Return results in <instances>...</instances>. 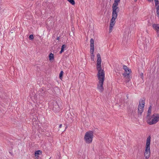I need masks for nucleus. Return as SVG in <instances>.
Returning a JSON list of instances; mask_svg holds the SVG:
<instances>
[{"mask_svg": "<svg viewBox=\"0 0 159 159\" xmlns=\"http://www.w3.org/2000/svg\"><path fill=\"white\" fill-rule=\"evenodd\" d=\"M97 57L96 68L98 70V77L99 80V84L97 85V88L101 93L104 90L103 84L105 79V73L103 70L102 69L101 66L102 60L99 53H98L97 54Z\"/></svg>", "mask_w": 159, "mask_h": 159, "instance_id": "nucleus-1", "label": "nucleus"}, {"mask_svg": "<svg viewBox=\"0 0 159 159\" xmlns=\"http://www.w3.org/2000/svg\"><path fill=\"white\" fill-rule=\"evenodd\" d=\"M151 137L149 135L147 138L145 146V150L144 152V156L146 158L148 159L149 157L150 154V142Z\"/></svg>", "mask_w": 159, "mask_h": 159, "instance_id": "nucleus-2", "label": "nucleus"}, {"mask_svg": "<svg viewBox=\"0 0 159 159\" xmlns=\"http://www.w3.org/2000/svg\"><path fill=\"white\" fill-rule=\"evenodd\" d=\"M93 136V132L91 131H89L85 134L84 139L87 143H90L92 142Z\"/></svg>", "mask_w": 159, "mask_h": 159, "instance_id": "nucleus-3", "label": "nucleus"}, {"mask_svg": "<svg viewBox=\"0 0 159 159\" xmlns=\"http://www.w3.org/2000/svg\"><path fill=\"white\" fill-rule=\"evenodd\" d=\"M123 68L125 70V72L122 75L125 77L127 79L126 81V82H128L130 80V74L131 72V70L129 69L128 67L125 65L123 66Z\"/></svg>", "mask_w": 159, "mask_h": 159, "instance_id": "nucleus-4", "label": "nucleus"}, {"mask_svg": "<svg viewBox=\"0 0 159 159\" xmlns=\"http://www.w3.org/2000/svg\"><path fill=\"white\" fill-rule=\"evenodd\" d=\"M94 40L93 39H91L90 40V52L91 53V59L93 61H94V55L93 54L94 51Z\"/></svg>", "mask_w": 159, "mask_h": 159, "instance_id": "nucleus-5", "label": "nucleus"}, {"mask_svg": "<svg viewBox=\"0 0 159 159\" xmlns=\"http://www.w3.org/2000/svg\"><path fill=\"white\" fill-rule=\"evenodd\" d=\"M145 103L144 100H141V101L139 102L138 108V114L139 115H141L143 111Z\"/></svg>", "mask_w": 159, "mask_h": 159, "instance_id": "nucleus-6", "label": "nucleus"}, {"mask_svg": "<svg viewBox=\"0 0 159 159\" xmlns=\"http://www.w3.org/2000/svg\"><path fill=\"white\" fill-rule=\"evenodd\" d=\"M52 106V110L55 112H59L60 110V108L56 101H53L51 102Z\"/></svg>", "mask_w": 159, "mask_h": 159, "instance_id": "nucleus-7", "label": "nucleus"}, {"mask_svg": "<svg viewBox=\"0 0 159 159\" xmlns=\"http://www.w3.org/2000/svg\"><path fill=\"white\" fill-rule=\"evenodd\" d=\"M120 1V0H114V2L112 7V11L119 12V8L117 6Z\"/></svg>", "mask_w": 159, "mask_h": 159, "instance_id": "nucleus-8", "label": "nucleus"}, {"mask_svg": "<svg viewBox=\"0 0 159 159\" xmlns=\"http://www.w3.org/2000/svg\"><path fill=\"white\" fill-rule=\"evenodd\" d=\"M118 12L115 11H112V18L111 20V22H115V20L117 17V14Z\"/></svg>", "mask_w": 159, "mask_h": 159, "instance_id": "nucleus-9", "label": "nucleus"}, {"mask_svg": "<svg viewBox=\"0 0 159 159\" xmlns=\"http://www.w3.org/2000/svg\"><path fill=\"white\" fill-rule=\"evenodd\" d=\"M65 118L68 120L69 122H71L72 121L73 117L71 115L70 113L69 112H66L65 114Z\"/></svg>", "mask_w": 159, "mask_h": 159, "instance_id": "nucleus-10", "label": "nucleus"}, {"mask_svg": "<svg viewBox=\"0 0 159 159\" xmlns=\"http://www.w3.org/2000/svg\"><path fill=\"white\" fill-rule=\"evenodd\" d=\"M147 119H148V120L147 121V123L149 125L154 124L157 123L156 121L154 120L153 118L152 120L151 121V118L148 117V118Z\"/></svg>", "mask_w": 159, "mask_h": 159, "instance_id": "nucleus-11", "label": "nucleus"}, {"mask_svg": "<svg viewBox=\"0 0 159 159\" xmlns=\"http://www.w3.org/2000/svg\"><path fill=\"white\" fill-rule=\"evenodd\" d=\"M153 117L154 120L157 122L159 120V115L158 114H154L151 118Z\"/></svg>", "mask_w": 159, "mask_h": 159, "instance_id": "nucleus-12", "label": "nucleus"}, {"mask_svg": "<svg viewBox=\"0 0 159 159\" xmlns=\"http://www.w3.org/2000/svg\"><path fill=\"white\" fill-rule=\"evenodd\" d=\"M45 90L43 89H40L38 91V93L39 94H40L41 96H44Z\"/></svg>", "mask_w": 159, "mask_h": 159, "instance_id": "nucleus-13", "label": "nucleus"}, {"mask_svg": "<svg viewBox=\"0 0 159 159\" xmlns=\"http://www.w3.org/2000/svg\"><path fill=\"white\" fill-rule=\"evenodd\" d=\"M152 27L155 30L158 31L159 30V25L154 24L152 25Z\"/></svg>", "mask_w": 159, "mask_h": 159, "instance_id": "nucleus-14", "label": "nucleus"}, {"mask_svg": "<svg viewBox=\"0 0 159 159\" xmlns=\"http://www.w3.org/2000/svg\"><path fill=\"white\" fill-rule=\"evenodd\" d=\"M66 47V45L65 44H63L61 47V50L60 52V54H61L62 52H64V48Z\"/></svg>", "mask_w": 159, "mask_h": 159, "instance_id": "nucleus-15", "label": "nucleus"}, {"mask_svg": "<svg viewBox=\"0 0 159 159\" xmlns=\"http://www.w3.org/2000/svg\"><path fill=\"white\" fill-rule=\"evenodd\" d=\"M49 60H50V61H52L54 59V57L53 54L52 53H51L49 54Z\"/></svg>", "mask_w": 159, "mask_h": 159, "instance_id": "nucleus-16", "label": "nucleus"}, {"mask_svg": "<svg viewBox=\"0 0 159 159\" xmlns=\"http://www.w3.org/2000/svg\"><path fill=\"white\" fill-rule=\"evenodd\" d=\"M42 154V151L40 150H38L35 151L34 152V155H38Z\"/></svg>", "mask_w": 159, "mask_h": 159, "instance_id": "nucleus-17", "label": "nucleus"}, {"mask_svg": "<svg viewBox=\"0 0 159 159\" xmlns=\"http://www.w3.org/2000/svg\"><path fill=\"white\" fill-rule=\"evenodd\" d=\"M151 113V110H148V111L147 115L146 117L147 118H148V117H150V115Z\"/></svg>", "mask_w": 159, "mask_h": 159, "instance_id": "nucleus-18", "label": "nucleus"}, {"mask_svg": "<svg viewBox=\"0 0 159 159\" xmlns=\"http://www.w3.org/2000/svg\"><path fill=\"white\" fill-rule=\"evenodd\" d=\"M70 4L72 5H74L75 4V1L74 0H67Z\"/></svg>", "mask_w": 159, "mask_h": 159, "instance_id": "nucleus-19", "label": "nucleus"}, {"mask_svg": "<svg viewBox=\"0 0 159 159\" xmlns=\"http://www.w3.org/2000/svg\"><path fill=\"white\" fill-rule=\"evenodd\" d=\"M63 71H61L59 74V78L60 79H61L63 75Z\"/></svg>", "mask_w": 159, "mask_h": 159, "instance_id": "nucleus-20", "label": "nucleus"}, {"mask_svg": "<svg viewBox=\"0 0 159 159\" xmlns=\"http://www.w3.org/2000/svg\"><path fill=\"white\" fill-rule=\"evenodd\" d=\"M29 39L30 40H32L34 39V35L33 34H30L29 36Z\"/></svg>", "mask_w": 159, "mask_h": 159, "instance_id": "nucleus-21", "label": "nucleus"}, {"mask_svg": "<svg viewBox=\"0 0 159 159\" xmlns=\"http://www.w3.org/2000/svg\"><path fill=\"white\" fill-rule=\"evenodd\" d=\"M155 4V7H157V6L158 5V4H159V2L158 0H154Z\"/></svg>", "mask_w": 159, "mask_h": 159, "instance_id": "nucleus-22", "label": "nucleus"}, {"mask_svg": "<svg viewBox=\"0 0 159 159\" xmlns=\"http://www.w3.org/2000/svg\"><path fill=\"white\" fill-rule=\"evenodd\" d=\"M115 22H110L109 27H113L115 24Z\"/></svg>", "mask_w": 159, "mask_h": 159, "instance_id": "nucleus-23", "label": "nucleus"}, {"mask_svg": "<svg viewBox=\"0 0 159 159\" xmlns=\"http://www.w3.org/2000/svg\"><path fill=\"white\" fill-rule=\"evenodd\" d=\"M140 78L143 80V73H141L140 74Z\"/></svg>", "mask_w": 159, "mask_h": 159, "instance_id": "nucleus-24", "label": "nucleus"}, {"mask_svg": "<svg viewBox=\"0 0 159 159\" xmlns=\"http://www.w3.org/2000/svg\"><path fill=\"white\" fill-rule=\"evenodd\" d=\"M113 27H109V33H110L112 31Z\"/></svg>", "mask_w": 159, "mask_h": 159, "instance_id": "nucleus-25", "label": "nucleus"}, {"mask_svg": "<svg viewBox=\"0 0 159 159\" xmlns=\"http://www.w3.org/2000/svg\"><path fill=\"white\" fill-rule=\"evenodd\" d=\"M156 12L157 17L159 18V10H157Z\"/></svg>", "mask_w": 159, "mask_h": 159, "instance_id": "nucleus-26", "label": "nucleus"}, {"mask_svg": "<svg viewBox=\"0 0 159 159\" xmlns=\"http://www.w3.org/2000/svg\"><path fill=\"white\" fill-rule=\"evenodd\" d=\"M35 155V158H36V159H38V158H39V155Z\"/></svg>", "mask_w": 159, "mask_h": 159, "instance_id": "nucleus-27", "label": "nucleus"}, {"mask_svg": "<svg viewBox=\"0 0 159 159\" xmlns=\"http://www.w3.org/2000/svg\"><path fill=\"white\" fill-rule=\"evenodd\" d=\"M152 108V106L151 105H150L149 107L148 108V109L150 110H151V109Z\"/></svg>", "mask_w": 159, "mask_h": 159, "instance_id": "nucleus-28", "label": "nucleus"}, {"mask_svg": "<svg viewBox=\"0 0 159 159\" xmlns=\"http://www.w3.org/2000/svg\"><path fill=\"white\" fill-rule=\"evenodd\" d=\"M157 8V10H159V5H157V7H156Z\"/></svg>", "mask_w": 159, "mask_h": 159, "instance_id": "nucleus-29", "label": "nucleus"}, {"mask_svg": "<svg viewBox=\"0 0 159 159\" xmlns=\"http://www.w3.org/2000/svg\"><path fill=\"white\" fill-rule=\"evenodd\" d=\"M59 39H60V37L59 36L57 37V40H59Z\"/></svg>", "mask_w": 159, "mask_h": 159, "instance_id": "nucleus-30", "label": "nucleus"}, {"mask_svg": "<svg viewBox=\"0 0 159 159\" xmlns=\"http://www.w3.org/2000/svg\"><path fill=\"white\" fill-rule=\"evenodd\" d=\"M148 1L149 2H152V1H153V0H148Z\"/></svg>", "mask_w": 159, "mask_h": 159, "instance_id": "nucleus-31", "label": "nucleus"}, {"mask_svg": "<svg viewBox=\"0 0 159 159\" xmlns=\"http://www.w3.org/2000/svg\"><path fill=\"white\" fill-rule=\"evenodd\" d=\"M62 126V125L61 124L60 125H59V127L61 128V127Z\"/></svg>", "mask_w": 159, "mask_h": 159, "instance_id": "nucleus-32", "label": "nucleus"}, {"mask_svg": "<svg viewBox=\"0 0 159 159\" xmlns=\"http://www.w3.org/2000/svg\"><path fill=\"white\" fill-rule=\"evenodd\" d=\"M132 114H134V112H133V111L132 112H131Z\"/></svg>", "mask_w": 159, "mask_h": 159, "instance_id": "nucleus-33", "label": "nucleus"}, {"mask_svg": "<svg viewBox=\"0 0 159 159\" xmlns=\"http://www.w3.org/2000/svg\"><path fill=\"white\" fill-rule=\"evenodd\" d=\"M137 0H134V1L135 2H136L137 1Z\"/></svg>", "mask_w": 159, "mask_h": 159, "instance_id": "nucleus-34", "label": "nucleus"}, {"mask_svg": "<svg viewBox=\"0 0 159 159\" xmlns=\"http://www.w3.org/2000/svg\"><path fill=\"white\" fill-rule=\"evenodd\" d=\"M49 159H50V158Z\"/></svg>", "mask_w": 159, "mask_h": 159, "instance_id": "nucleus-35", "label": "nucleus"}, {"mask_svg": "<svg viewBox=\"0 0 159 159\" xmlns=\"http://www.w3.org/2000/svg\"><path fill=\"white\" fill-rule=\"evenodd\" d=\"M110 1H111V0H110Z\"/></svg>", "mask_w": 159, "mask_h": 159, "instance_id": "nucleus-36", "label": "nucleus"}]
</instances>
